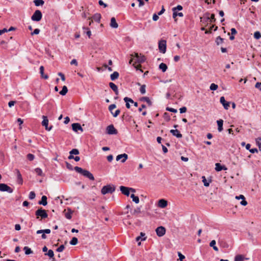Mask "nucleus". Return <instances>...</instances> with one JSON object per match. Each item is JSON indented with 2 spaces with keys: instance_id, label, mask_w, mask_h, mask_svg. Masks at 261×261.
<instances>
[{
  "instance_id": "1",
  "label": "nucleus",
  "mask_w": 261,
  "mask_h": 261,
  "mask_svg": "<svg viewBox=\"0 0 261 261\" xmlns=\"http://www.w3.org/2000/svg\"><path fill=\"white\" fill-rule=\"evenodd\" d=\"M134 60H135V62L133 65L137 70H139L141 67L140 64L144 62L146 58L144 56H140L138 53H135L134 58L129 61V63H131Z\"/></svg>"
},
{
  "instance_id": "2",
  "label": "nucleus",
  "mask_w": 261,
  "mask_h": 261,
  "mask_svg": "<svg viewBox=\"0 0 261 261\" xmlns=\"http://www.w3.org/2000/svg\"><path fill=\"white\" fill-rule=\"evenodd\" d=\"M74 169L76 172L81 174L85 177L89 178L90 180H94V176L89 171L85 170V169H83L82 168L77 167V166L75 167Z\"/></svg>"
},
{
  "instance_id": "3",
  "label": "nucleus",
  "mask_w": 261,
  "mask_h": 261,
  "mask_svg": "<svg viewBox=\"0 0 261 261\" xmlns=\"http://www.w3.org/2000/svg\"><path fill=\"white\" fill-rule=\"evenodd\" d=\"M115 190V187L113 185H108L103 186L101 189V192L102 194L105 195L107 193H112Z\"/></svg>"
},
{
  "instance_id": "4",
  "label": "nucleus",
  "mask_w": 261,
  "mask_h": 261,
  "mask_svg": "<svg viewBox=\"0 0 261 261\" xmlns=\"http://www.w3.org/2000/svg\"><path fill=\"white\" fill-rule=\"evenodd\" d=\"M35 215L37 216V219L41 217V219L46 218L48 217V214L45 210L40 208L37 210L35 212Z\"/></svg>"
},
{
  "instance_id": "5",
  "label": "nucleus",
  "mask_w": 261,
  "mask_h": 261,
  "mask_svg": "<svg viewBox=\"0 0 261 261\" xmlns=\"http://www.w3.org/2000/svg\"><path fill=\"white\" fill-rule=\"evenodd\" d=\"M42 14L41 11L37 10L32 16L31 19L33 21H39L42 19Z\"/></svg>"
},
{
  "instance_id": "6",
  "label": "nucleus",
  "mask_w": 261,
  "mask_h": 261,
  "mask_svg": "<svg viewBox=\"0 0 261 261\" xmlns=\"http://www.w3.org/2000/svg\"><path fill=\"white\" fill-rule=\"evenodd\" d=\"M159 49L161 53L165 54L166 51V41L161 40L159 42Z\"/></svg>"
},
{
  "instance_id": "7",
  "label": "nucleus",
  "mask_w": 261,
  "mask_h": 261,
  "mask_svg": "<svg viewBox=\"0 0 261 261\" xmlns=\"http://www.w3.org/2000/svg\"><path fill=\"white\" fill-rule=\"evenodd\" d=\"M0 191L2 192H7L9 193H12L13 190L5 184H0Z\"/></svg>"
},
{
  "instance_id": "8",
  "label": "nucleus",
  "mask_w": 261,
  "mask_h": 261,
  "mask_svg": "<svg viewBox=\"0 0 261 261\" xmlns=\"http://www.w3.org/2000/svg\"><path fill=\"white\" fill-rule=\"evenodd\" d=\"M107 133L109 135H116L118 133L117 130L114 127L113 124H111L107 127Z\"/></svg>"
},
{
  "instance_id": "9",
  "label": "nucleus",
  "mask_w": 261,
  "mask_h": 261,
  "mask_svg": "<svg viewBox=\"0 0 261 261\" xmlns=\"http://www.w3.org/2000/svg\"><path fill=\"white\" fill-rule=\"evenodd\" d=\"M156 234L158 237H163L166 233V229L163 226H159L155 229Z\"/></svg>"
},
{
  "instance_id": "10",
  "label": "nucleus",
  "mask_w": 261,
  "mask_h": 261,
  "mask_svg": "<svg viewBox=\"0 0 261 261\" xmlns=\"http://www.w3.org/2000/svg\"><path fill=\"white\" fill-rule=\"evenodd\" d=\"M15 171L17 176V182L19 185H22L23 183V179L21 176V174L19 171V170L17 169L15 170Z\"/></svg>"
},
{
  "instance_id": "11",
  "label": "nucleus",
  "mask_w": 261,
  "mask_h": 261,
  "mask_svg": "<svg viewBox=\"0 0 261 261\" xmlns=\"http://www.w3.org/2000/svg\"><path fill=\"white\" fill-rule=\"evenodd\" d=\"M200 22L202 25L206 27L210 23V17L208 16L200 17Z\"/></svg>"
},
{
  "instance_id": "12",
  "label": "nucleus",
  "mask_w": 261,
  "mask_h": 261,
  "mask_svg": "<svg viewBox=\"0 0 261 261\" xmlns=\"http://www.w3.org/2000/svg\"><path fill=\"white\" fill-rule=\"evenodd\" d=\"M43 121L42 122V125L45 127V129L48 130H50L51 129L52 126H50L49 128H48V120L47 117L45 116H43L42 117Z\"/></svg>"
},
{
  "instance_id": "13",
  "label": "nucleus",
  "mask_w": 261,
  "mask_h": 261,
  "mask_svg": "<svg viewBox=\"0 0 261 261\" xmlns=\"http://www.w3.org/2000/svg\"><path fill=\"white\" fill-rule=\"evenodd\" d=\"M72 128L73 130L75 132H77L79 130H81V132L83 131V129L81 126V124L78 123H74L72 124Z\"/></svg>"
},
{
  "instance_id": "14",
  "label": "nucleus",
  "mask_w": 261,
  "mask_h": 261,
  "mask_svg": "<svg viewBox=\"0 0 261 261\" xmlns=\"http://www.w3.org/2000/svg\"><path fill=\"white\" fill-rule=\"evenodd\" d=\"M220 101L221 103L225 109L227 110L229 107L230 103L229 102H227L224 96H221L220 99Z\"/></svg>"
},
{
  "instance_id": "15",
  "label": "nucleus",
  "mask_w": 261,
  "mask_h": 261,
  "mask_svg": "<svg viewBox=\"0 0 261 261\" xmlns=\"http://www.w3.org/2000/svg\"><path fill=\"white\" fill-rule=\"evenodd\" d=\"M127 158H128L127 154L126 153H123V154H121L118 155L116 156V160L118 161H119L120 160H121V159H122V160L121 161V162L122 163H124L126 161V160L127 159Z\"/></svg>"
},
{
  "instance_id": "16",
  "label": "nucleus",
  "mask_w": 261,
  "mask_h": 261,
  "mask_svg": "<svg viewBox=\"0 0 261 261\" xmlns=\"http://www.w3.org/2000/svg\"><path fill=\"white\" fill-rule=\"evenodd\" d=\"M120 190L121 191V193L123 194H124L127 196H128L129 195L128 187L121 186L120 187Z\"/></svg>"
},
{
  "instance_id": "17",
  "label": "nucleus",
  "mask_w": 261,
  "mask_h": 261,
  "mask_svg": "<svg viewBox=\"0 0 261 261\" xmlns=\"http://www.w3.org/2000/svg\"><path fill=\"white\" fill-rule=\"evenodd\" d=\"M170 133L172 134L173 136H175L178 138H181L182 137V134H180V132L177 129H171L170 130Z\"/></svg>"
},
{
  "instance_id": "18",
  "label": "nucleus",
  "mask_w": 261,
  "mask_h": 261,
  "mask_svg": "<svg viewBox=\"0 0 261 261\" xmlns=\"http://www.w3.org/2000/svg\"><path fill=\"white\" fill-rule=\"evenodd\" d=\"M167 204V201L164 199H160L158 201V206L161 208H165Z\"/></svg>"
},
{
  "instance_id": "19",
  "label": "nucleus",
  "mask_w": 261,
  "mask_h": 261,
  "mask_svg": "<svg viewBox=\"0 0 261 261\" xmlns=\"http://www.w3.org/2000/svg\"><path fill=\"white\" fill-rule=\"evenodd\" d=\"M110 26L112 28L116 29L118 27V24L117 23L115 17H112L111 19Z\"/></svg>"
},
{
  "instance_id": "20",
  "label": "nucleus",
  "mask_w": 261,
  "mask_h": 261,
  "mask_svg": "<svg viewBox=\"0 0 261 261\" xmlns=\"http://www.w3.org/2000/svg\"><path fill=\"white\" fill-rule=\"evenodd\" d=\"M109 86L113 90V91L116 95L118 94V87L114 83L110 82L109 83Z\"/></svg>"
},
{
  "instance_id": "21",
  "label": "nucleus",
  "mask_w": 261,
  "mask_h": 261,
  "mask_svg": "<svg viewBox=\"0 0 261 261\" xmlns=\"http://www.w3.org/2000/svg\"><path fill=\"white\" fill-rule=\"evenodd\" d=\"M215 167V170L217 171H220L222 170H226L227 169V168L224 166H222L220 163H216Z\"/></svg>"
},
{
  "instance_id": "22",
  "label": "nucleus",
  "mask_w": 261,
  "mask_h": 261,
  "mask_svg": "<svg viewBox=\"0 0 261 261\" xmlns=\"http://www.w3.org/2000/svg\"><path fill=\"white\" fill-rule=\"evenodd\" d=\"M47 197L46 196H42L41 197V200L38 202V204L40 205H43L45 206L47 204Z\"/></svg>"
},
{
  "instance_id": "23",
  "label": "nucleus",
  "mask_w": 261,
  "mask_h": 261,
  "mask_svg": "<svg viewBox=\"0 0 261 261\" xmlns=\"http://www.w3.org/2000/svg\"><path fill=\"white\" fill-rule=\"evenodd\" d=\"M217 123L218 124V131L221 132L223 130V121L222 119H219L217 121Z\"/></svg>"
},
{
  "instance_id": "24",
  "label": "nucleus",
  "mask_w": 261,
  "mask_h": 261,
  "mask_svg": "<svg viewBox=\"0 0 261 261\" xmlns=\"http://www.w3.org/2000/svg\"><path fill=\"white\" fill-rule=\"evenodd\" d=\"M44 67L43 66H41L40 67V73L41 74V76L42 78L44 79H47L48 78V76L47 74H44Z\"/></svg>"
},
{
  "instance_id": "25",
  "label": "nucleus",
  "mask_w": 261,
  "mask_h": 261,
  "mask_svg": "<svg viewBox=\"0 0 261 261\" xmlns=\"http://www.w3.org/2000/svg\"><path fill=\"white\" fill-rule=\"evenodd\" d=\"M119 74L117 71H114L112 74H111L110 77L112 81H115L119 77Z\"/></svg>"
},
{
  "instance_id": "26",
  "label": "nucleus",
  "mask_w": 261,
  "mask_h": 261,
  "mask_svg": "<svg viewBox=\"0 0 261 261\" xmlns=\"http://www.w3.org/2000/svg\"><path fill=\"white\" fill-rule=\"evenodd\" d=\"M140 100L142 101L146 102L149 106L152 105V102L148 97H142L140 98Z\"/></svg>"
},
{
  "instance_id": "27",
  "label": "nucleus",
  "mask_w": 261,
  "mask_h": 261,
  "mask_svg": "<svg viewBox=\"0 0 261 261\" xmlns=\"http://www.w3.org/2000/svg\"><path fill=\"white\" fill-rule=\"evenodd\" d=\"M92 18L94 21L99 22L100 20L101 15L99 13H96L93 16Z\"/></svg>"
},
{
  "instance_id": "28",
  "label": "nucleus",
  "mask_w": 261,
  "mask_h": 261,
  "mask_svg": "<svg viewBox=\"0 0 261 261\" xmlns=\"http://www.w3.org/2000/svg\"><path fill=\"white\" fill-rule=\"evenodd\" d=\"M168 67L166 64L162 63L159 65V69H161L163 72H165Z\"/></svg>"
},
{
  "instance_id": "29",
  "label": "nucleus",
  "mask_w": 261,
  "mask_h": 261,
  "mask_svg": "<svg viewBox=\"0 0 261 261\" xmlns=\"http://www.w3.org/2000/svg\"><path fill=\"white\" fill-rule=\"evenodd\" d=\"M216 241L215 240H212L210 243V246L212 247H213V249L216 251H218V247L216 246Z\"/></svg>"
},
{
  "instance_id": "30",
  "label": "nucleus",
  "mask_w": 261,
  "mask_h": 261,
  "mask_svg": "<svg viewBox=\"0 0 261 261\" xmlns=\"http://www.w3.org/2000/svg\"><path fill=\"white\" fill-rule=\"evenodd\" d=\"M223 41L224 39L221 38L220 36H218L216 39L215 42L217 45H219L223 43Z\"/></svg>"
},
{
  "instance_id": "31",
  "label": "nucleus",
  "mask_w": 261,
  "mask_h": 261,
  "mask_svg": "<svg viewBox=\"0 0 261 261\" xmlns=\"http://www.w3.org/2000/svg\"><path fill=\"white\" fill-rule=\"evenodd\" d=\"M34 3L36 6H42L44 4L43 0H34Z\"/></svg>"
},
{
  "instance_id": "32",
  "label": "nucleus",
  "mask_w": 261,
  "mask_h": 261,
  "mask_svg": "<svg viewBox=\"0 0 261 261\" xmlns=\"http://www.w3.org/2000/svg\"><path fill=\"white\" fill-rule=\"evenodd\" d=\"M68 92V89L66 86H64L62 90L60 92V94L62 95H65Z\"/></svg>"
},
{
  "instance_id": "33",
  "label": "nucleus",
  "mask_w": 261,
  "mask_h": 261,
  "mask_svg": "<svg viewBox=\"0 0 261 261\" xmlns=\"http://www.w3.org/2000/svg\"><path fill=\"white\" fill-rule=\"evenodd\" d=\"M177 16L179 17H182L184 16V14L181 12H177L176 11H173V18L175 19L176 17Z\"/></svg>"
},
{
  "instance_id": "34",
  "label": "nucleus",
  "mask_w": 261,
  "mask_h": 261,
  "mask_svg": "<svg viewBox=\"0 0 261 261\" xmlns=\"http://www.w3.org/2000/svg\"><path fill=\"white\" fill-rule=\"evenodd\" d=\"M23 250L25 251V254L27 255H29V254H30L33 253V251H32L31 248H30L29 247H28L27 246H25L23 248Z\"/></svg>"
},
{
  "instance_id": "35",
  "label": "nucleus",
  "mask_w": 261,
  "mask_h": 261,
  "mask_svg": "<svg viewBox=\"0 0 261 261\" xmlns=\"http://www.w3.org/2000/svg\"><path fill=\"white\" fill-rule=\"evenodd\" d=\"M130 197L132 198L133 201L135 202L136 203H138L139 202V198L138 196H135L134 194H132L130 195Z\"/></svg>"
},
{
  "instance_id": "36",
  "label": "nucleus",
  "mask_w": 261,
  "mask_h": 261,
  "mask_svg": "<svg viewBox=\"0 0 261 261\" xmlns=\"http://www.w3.org/2000/svg\"><path fill=\"white\" fill-rule=\"evenodd\" d=\"M202 182H203L204 186L205 187L209 186L210 182L211 181V180H210V181H207L205 177L204 176H203L202 177Z\"/></svg>"
},
{
  "instance_id": "37",
  "label": "nucleus",
  "mask_w": 261,
  "mask_h": 261,
  "mask_svg": "<svg viewBox=\"0 0 261 261\" xmlns=\"http://www.w3.org/2000/svg\"><path fill=\"white\" fill-rule=\"evenodd\" d=\"M78 240L76 238L73 237L71 239V240L70 241V244L71 245H75L77 244Z\"/></svg>"
},
{
  "instance_id": "38",
  "label": "nucleus",
  "mask_w": 261,
  "mask_h": 261,
  "mask_svg": "<svg viewBox=\"0 0 261 261\" xmlns=\"http://www.w3.org/2000/svg\"><path fill=\"white\" fill-rule=\"evenodd\" d=\"M45 254L46 255H48L50 258H52L54 259V253L52 250H51V249L49 250L48 252Z\"/></svg>"
},
{
  "instance_id": "39",
  "label": "nucleus",
  "mask_w": 261,
  "mask_h": 261,
  "mask_svg": "<svg viewBox=\"0 0 261 261\" xmlns=\"http://www.w3.org/2000/svg\"><path fill=\"white\" fill-rule=\"evenodd\" d=\"M35 171L36 172V173L39 175V176H42L43 175V172H42V170L39 168H36L35 169Z\"/></svg>"
},
{
  "instance_id": "40",
  "label": "nucleus",
  "mask_w": 261,
  "mask_h": 261,
  "mask_svg": "<svg viewBox=\"0 0 261 261\" xmlns=\"http://www.w3.org/2000/svg\"><path fill=\"white\" fill-rule=\"evenodd\" d=\"M244 257L241 255H237L234 258V261H243Z\"/></svg>"
},
{
  "instance_id": "41",
  "label": "nucleus",
  "mask_w": 261,
  "mask_h": 261,
  "mask_svg": "<svg viewBox=\"0 0 261 261\" xmlns=\"http://www.w3.org/2000/svg\"><path fill=\"white\" fill-rule=\"evenodd\" d=\"M80 153V152L77 149H73L70 152L69 154L77 155Z\"/></svg>"
},
{
  "instance_id": "42",
  "label": "nucleus",
  "mask_w": 261,
  "mask_h": 261,
  "mask_svg": "<svg viewBox=\"0 0 261 261\" xmlns=\"http://www.w3.org/2000/svg\"><path fill=\"white\" fill-rule=\"evenodd\" d=\"M218 85L214 83H212L210 87V89L213 91L216 90L218 89Z\"/></svg>"
},
{
  "instance_id": "43",
  "label": "nucleus",
  "mask_w": 261,
  "mask_h": 261,
  "mask_svg": "<svg viewBox=\"0 0 261 261\" xmlns=\"http://www.w3.org/2000/svg\"><path fill=\"white\" fill-rule=\"evenodd\" d=\"M146 86L145 85H143L141 86L140 89V91L142 94H144L146 92Z\"/></svg>"
},
{
  "instance_id": "44",
  "label": "nucleus",
  "mask_w": 261,
  "mask_h": 261,
  "mask_svg": "<svg viewBox=\"0 0 261 261\" xmlns=\"http://www.w3.org/2000/svg\"><path fill=\"white\" fill-rule=\"evenodd\" d=\"M254 37L256 39H259L261 38V34L259 32H255L254 34Z\"/></svg>"
},
{
  "instance_id": "45",
  "label": "nucleus",
  "mask_w": 261,
  "mask_h": 261,
  "mask_svg": "<svg viewBox=\"0 0 261 261\" xmlns=\"http://www.w3.org/2000/svg\"><path fill=\"white\" fill-rule=\"evenodd\" d=\"M256 142L258 146L259 150L261 151V137L256 139Z\"/></svg>"
},
{
  "instance_id": "46",
  "label": "nucleus",
  "mask_w": 261,
  "mask_h": 261,
  "mask_svg": "<svg viewBox=\"0 0 261 261\" xmlns=\"http://www.w3.org/2000/svg\"><path fill=\"white\" fill-rule=\"evenodd\" d=\"M34 158L35 156L33 154L29 153L27 155V159L30 161L34 160Z\"/></svg>"
},
{
  "instance_id": "47",
  "label": "nucleus",
  "mask_w": 261,
  "mask_h": 261,
  "mask_svg": "<svg viewBox=\"0 0 261 261\" xmlns=\"http://www.w3.org/2000/svg\"><path fill=\"white\" fill-rule=\"evenodd\" d=\"M172 10V11H177V10L180 11L182 10V7L181 5H178L177 7L173 8Z\"/></svg>"
},
{
  "instance_id": "48",
  "label": "nucleus",
  "mask_w": 261,
  "mask_h": 261,
  "mask_svg": "<svg viewBox=\"0 0 261 261\" xmlns=\"http://www.w3.org/2000/svg\"><path fill=\"white\" fill-rule=\"evenodd\" d=\"M216 21V19L215 18V14H212L211 17H210V23L214 22Z\"/></svg>"
},
{
  "instance_id": "49",
  "label": "nucleus",
  "mask_w": 261,
  "mask_h": 261,
  "mask_svg": "<svg viewBox=\"0 0 261 261\" xmlns=\"http://www.w3.org/2000/svg\"><path fill=\"white\" fill-rule=\"evenodd\" d=\"M36 194L34 192H31L29 194V198L30 199H34L35 198Z\"/></svg>"
},
{
  "instance_id": "50",
  "label": "nucleus",
  "mask_w": 261,
  "mask_h": 261,
  "mask_svg": "<svg viewBox=\"0 0 261 261\" xmlns=\"http://www.w3.org/2000/svg\"><path fill=\"white\" fill-rule=\"evenodd\" d=\"M64 249H65L64 245H61L59 247H58L57 249L56 250H57V252H62L64 250Z\"/></svg>"
},
{
  "instance_id": "51",
  "label": "nucleus",
  "mask_w": 261,
  "mask_h": 261,
  "mask_svg": "<svg viewBox=\"0 0 261 261\" xmlns=\"http://www.w3.org/2000/svg\"><path fill=\"white\" fill-rule=\"evenodd\" d=\"M83 29L84 30H86L87 31L86 32V34L88 35V36L89 37V38H90L91 37V31H90V30L87 28H85V27H84L83 28Z\"/></svg>"
},
{
  "instance_id": "52",
  "label": "nucleus",
  "mask_w": 261,
  "mask_h": 261,
  "mask_svg": "<svg viewBox=\"0 0 261 261\" xmlns=\"http://www.w3.org/2000/svg\"><path fill=\"white\" fill-rule=\"evenodd\" d=\"M166 110L168 111L171 112H173V113H176L177 112L176 109H173L172 108H169V107H167L166 108Z\"/></svg>"
},
{
  "instance_id": "53",
  "label": "nucleus",
  "mask_w": 261,
  "mask_h": 261,
  "mask_svg": "<svg viewBox=\"0 0 261 261\" xmlns=\"http://www.w3.org/2000/svg\"><path fill=\"white\" fill-rule=\"evenodd\" d=\"M120 113V111L119 110H117L114 113L112 112L111 113L114 117H116Z\"/></svg>"
},
{
  "instance_id": "54",
  "label": "nucleus",
  "mask_w": 261,
  "mask_h": 261,
  "mask_svg": "<svg viewBox=\"0 0 261 261\" xmlns=\"http://www.w3.org/2000/svg\"><path fill=\"white\" fill-rule=\"evenodd\" d=\"M116 107V105L115 104H112V105L109 106V110L111 112V113H112L113 110L115 109Z\"/></svg>"
},
{
  "instance_id": "55",
  "label": "nucleus",
  "mask_w": 261,
  "mask_h": 261,
  "mask_svg": "<svg viewBox=\"0 0 261 261\" xmlns=\"http://www.w3.org/2000/svg\"><path fill=\"white\" fill-rule=\"evenodd\" d=\"M40 30L39 29H35L34 31L31 33L32 35H37L39 33Z\"/></svg>"
},
{
  "instance_id": "56",
  "label": "nucleus",
  "mask_w": 261,
  "mask_h": 261,
  "mask_svg": "<svg viewBox=\"0 0 261 261\" xmlns=\"http://www.w3.org/2000/svg\"><path fill=\"white\" fill-rule=\"evenodd\" d=\"M124 101H128L129 102L131 103H134V101H133V100L130 98H129V97H125L124 98Z\"/></svg>"
},
{
  "instance_id": "57",
  "label": "nucleus",
  "mask_w": 261,
  "mask_h": 261,
  "mask_svg": "<svg viewBox=\"0 0 261 261\" xmlns=\"http://www.w3.org/2000/svg\"><path fill=\"white\" fill-rule=\"evenodd\" d=\"M187 108L186 107H182L179 109L180 113H184L187 111Z\"/></svg>"
},
{
  "instance_id": "58",
  "label": "nucleus",
  "mask_w": 261,
  "mask_h": 261,
  "mask_svg": "<svg viewBox=\"0 0 261 261\" xmlns=\"http://www.w3.org/2000/svg\"><path fill=\"white\" fill-rule=\"evenodd\" d=\"M255 87L256 88L259 89V90L261 91V83L257 82L255 85Z\"/></svg>"
},
{
  "instance_id": "59",
  "label": "nucleus",
  "mask_w": 261,
  "mask_h": 261,
  "mask_svg": "<svg viewBox=\"0 0 261 261\" xmlns=\"http://www.w3.org/2000/svg\"><path fill=\"white\" fill-rule=\"evenodd\" d=\"M66 167L67 169L72 170L73 169L72 166L68 162L66 163Z\"/></svg>"
},
{
  "instance_id": "60",
  "label": "nucleus",
  "mask_w": 261,
  "mask_h": 261,
  "mask_svg": "<svg viewBox=\"0 0 261 261\" xmlns=\"http://www.w3.org/2000/svg\"><path fill=\"white\" fill-rule=\"evenodd\" d=\"M178 255L180 260H182L185 258V256L182 255L180 252H178Z\"/></svg>"
},
{
  "instance_id": "61",
  "label": "nucleus",
  "mask_w": 261,
  "mask_h": 261,
  "mask_svg": "<svg viewBox=\"0 0 261 261\" xmlns=\"http://www.w3.org/2000/svg\"><path fill=\"white\" fill-rule=\"evenodd\" d=\"M58 75L61 77V79L62 81H65V76H64V74H63L61 72H59L58 73Z\"/></svg>"
},
{
  "instance_id": "62",
  "label": "nucleus",
  "mask_w": 261,
  "mask_h": 261,
  "mask_svg": "<svg viewBox=\"0 0 261 261\" xmlns=\"http://www.w3.org/2000/svg\"><path fill=\"white\" fill-rule=\"evenodd\" d=\"M98 4L100 6H103L105 8L107 7V5L104 3L102 0H99L98 2Z\"/></svg>"
},
{
  "instance_id": "63",
  "label": "nucleus",
  "mask_w": 261,
  "mask_h": 261,
  "mask_svg": "<svg viewBox=\"0 0 261 261\" xmlns=\"http://www.w3.org/2000/svg\"><path fill=\"white\" fill-rule=\"evenodd\" d=\"M113 159V155L112 154H110L108 156H107V160L109 162H111L112 161Z\"/></svg>"
},
{
  "instance_id": "64",
  "label": "nucleus",
  "mask_w": 261,
  "mask_h": 261,
  "mask_svg": "<svg viewBox=\"0 0 261 261\" xmlns=\"http://www.w3.org/2000/svg\"><path fill=\"white\" fill-rule=\"evenodd\" d=\"M16 103L15 101H10L8 103V106L9 107H12L14 105V104Z\"/></svg>"
}]
</instances>
